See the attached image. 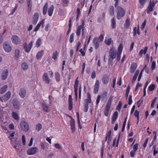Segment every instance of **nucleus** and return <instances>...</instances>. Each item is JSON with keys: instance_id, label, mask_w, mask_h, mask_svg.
<instances>
[{"instance_id": "obj_1", "label": "nucleus", "mask_w": 158, "mask_h": 158, "mask_svg": "<svg viewBox=\"0 0 158 158\" xmlns=\"http://www.w3.org/2000/svg\"><path fill=\"white\" fill-rule=\"evenodd\" d=\"M116 12V18L118 19H120L121 18L124 16L125 14V10L120 6L117 7Z\"/></svg>"}, {"instance_id": "obj_2", "label": "nucleus", "mask_w": 158, "mask_h": 158, "mask_svg": "<svg viewBox=\"0 0 158 158\" xmlns=\"http://www.w3.org/2000/svg\"><path fill=\"white\" fill-rule=\"evenodd\" d=\"M113 99V96H111L110 97L108 102L106 106V109L104 111V115L106 116H108Z\"/></svg>"}, {"instance_id": "obj_3", "label": "nucleus", "mask_w": 158, "mask_h": 158, "mask_svg": "<svg viewBox=\"0 0 158 158\" xmlns=\"http://www.w3.org/2000/svg\"><path fill=\"white\" fill-rule=\"evenodd\" d=\"M20 127L21 129L25 132H27L29 130V126L28 124L25 121L21 122Z\"/></svg>"}, {"instance_id": "obj_4", "label": "nucleus", "mask_w": 158, "mask_h": 158, "mask_svg": "<svg viewBox=\"0 0 158 158\" xmlns=\"http://www.w3.org/2000/svg\"><path fill=\"white\" fill-rule=\"evenodd\" d=\"M116 51L113 49H111L110 51L109 56V60L111 61L113 59L116 58Z\"/></svg>"}, {"instance_id": "obj_5", "label": "nucleus", "mask_w": 158, "mask_h": 158, "mask_svg": "<svg viewBox=\"0 0 158 158\" xmlns=\"http://www.w3.org/2000/svg\"><path fill=\"white\" fill-rule=\"evenodd\" d=\"M155 6L154 1L153 0L152 1L150 0V4L148 6L147 9V12L148 14H149L152 11L153 7Z\"/></svg>"}, {"instance_id": "obj_6", "label": "nucleus", "mask_w": 158, "mask_h": 158, "mask_svg": "<svg viewBox=\"0 0 158 158\" xmlns=\"http://www.w3.org/2000/svg\"><path fill=\"white\" fill-rule=\"evenodd\" d=\"M3 47L4 50L7 52H10L12 50L11 46L9 45V43L7 42L4 43Z\"/></svg>"}, {"instance_id": "obj_7", "label": "nucleus", "mask_w": 158, "mask_h": 158, "mask_svg": "<svg viewBox=\"0 0 158 158\" xmlns=\"http://www.w3.org/2000/svg\"><path fill=\"white\" fill-rule=\"evenodd\" d=\"M19 95L21 98H24L27 95V91L25 89L22 88L19 90Z\"/></svg>"}, {"instance_id": "obj_8", "label": "nucleus", "mask_w": 158, "mask_h": 158, "mask_svg": "<svg viewBox=\"0 0 158 158\" xmlns=\"http://www.w3.org/2000/svg\"><path fill=\"white\" fill-rule=\"evenodd\" d=\"M37 150L38 148L36 147L31 148L27 151V154L29 155H34L37 152Z\"/></svg>"}, {"instance_id": "obj_9", "label": "nucleus", "mask_w": 158, "mask_h": 158, "mask_svg": "<svg viewBox=\"0 0 158 158\" xmlns=\"http://www.w3.org/2000/svg\"><path fill=\"white\" fill-rule=\"evenodd\" d=\"M12 42L15 44H18L20 43L21 41L19 37L17 35H13L11 38Z\"/></svg>"}, {"instance_id": "obj_10", "label": "nucleus", "mask_w": 158, "mask_h": 158, "mask_svg": "<svg viewBox=\"0 0 158 158\" xmlns=\"http://www.w3.org/2000/svg\"><path fill=\"white\" fill-rule=\"evenodd\" d=\"M78 77L76 80H75V84L74 85V92L75 93V97H76V100L77 99V91H78V83H79V81L78 80Z\"/></svg>"}, {"instance_id": "obj_11", "label": "nucleus", "mask_w": 158, "mask_h": 158, "mask_svg": "<svg viewBox=\"0 0 158 158\" xmlns=\"http://www.w3.org/2000/svg\"><path fill=\"white\" fill-rule=\"evenodd\" d=\"M33 43V41H31L29 43L28 45H27V44L26 43L24 44V48L26 52H30L32 48Z\"/></svg>"}, {"instance_id": "obj_12", "label": "nucleus", "mask_w": 158, "mask_h": 158, "mask_svg": "<svg viewBox=\"0 0 158 158\" xmlns=\"http://www.w3.org/2000/svg\"><path fill=\"white\" fill-rule=\"evenodd\" d=\"M43 81L47 84H49L50 82V80L47 73H45L43 75Z\"/></svg>"}, {"instance_id": "obj_13", "label": "nucleus", "mask_w": 158, "mask_h": 158, "mask_svg": "<svg viewBox=\"0 0 158 158\" xmlns=\"http://www.w3.org/2000/svg\"><path fill=\"white\" fill-rule=\"evenodd\" d=\"M12 103L15 108L16 109L19 108L20 104L17 99H13L12 101Z\"/></svg>"}, {"instance_id": "obj_14", "label": "nucleus", "mask_w": 158, "mask_h": 158, "mask_svg": "<svg viewBox=\"0 0 158 158\" xmlns=\"http://www.w3.org/2000/svg\"><path fill=\"white\" fill-rule=\"evenodd\" d=\"M102 81L104 84H107L109 81V77L108 75L107 74L104 75L102 77Z\"/></svg>"}, {"instance_id": "obj_15", "label": "nucleus", "mask_w": 158, "mask_h": 158, "mask_svg": "<svg viewBox=\"0 0 158 158\" xmlns=\"http://www.w3.org/2000/svg\"><path fill=\"white\" fill-rule=\"evenodd\" d=\"M99 85V81L98 80L96 81L95 84L94 86V92L95 94L98 93V88Z\"/></svg>"}, {"instance_id": "obj_16", "label": "nucleus", "mask_w": 158, "mask_h": 158, "mask_svg": "<svg viewBox=\"0 0 158 158\" xmlns=\"http://www.w3.org/2000/svg\"><path fill=\"white\" fill-rule=\"evenodd\" d=\"M69 109L71 110L73 109V99L71 95H69Z\"/></svg>"}, {"instance_id": "obj_17", "label": "nucleus", "mask_w": 158, "mask_h": 158, "mask_svg": "<svg viewBox=\"0 0 158 158\" xmlns=\"http://www.w3.org/2000/svg\"><path fill=\"white\" fill-rule=\"evenodd\" d=\"M39 18V14L37 13H35L33 18L32 23L33 24L35 25L37 23Z\"/></svg>"}, {"instance_id": "obj_18", "label": "nucleus", "mask_w": 158, "mask_h": 158, "mask_svg": "<svg viewBox=\"0 0 158 158\" xmlns=\"http://www.w3.org/2000/svg\"><path fill=\"white\" fill-rule=\"evenodd\" d=\"M93 43L95 46V48H98L99 46V41L98 40V38H95L93 40Z\"/></svg>"}, {"instance_id": "obj_19", "label": "nucleus", "mask_w": 158, "mask_h": 158, "mask_svg": "<svg viewBox=\"0 0 158 158\" xmlns=\"http://www.w3.org/2000/svg\"><path fill=\"white\" fill-rule=\"evenodd\" d=\"M8 75V70L7 69L4 70L3 72L2 76V78L3 80H5L7 77Z\"/></svg>"}, {"instance_id": "obj_20", "label": "nucleus", "mask_w": 158, "mask_h": 158, "mask_svg": "<svg viewBox=\"0 0 158 158\" xmlns=\"http://www.w3.org/2000/svg\"><path fill=\"white\" fill-rule=\"evenodd\" d=\"M137 64L136 63H133L131 65L130 69L131 72L133 73L137 68Z\"/></svg>"}, {"instance_id": "obj_21", "label": "nucleus", "mask_w": 158, "mask_h": 158, "mask_svg": "<svg viewBox=\"0 0 158 158\" xmlns=\"http://www.w3.org/2000/svg\"><path fill=\"white\" fill-rule=\"evenodd\" d=\"M85 105H89V103H90L91 102V97L90 94L89 93H87V98L85 100Z\"/></svg>"}, {"instance_id": "obj_22", "label": "nucleus", "mask_w": 158, "mask_h": 158, "mask_svg": "<svg viewBox=\"0 0 158 158\" xmlns=\"http://www.w3.org/2000/svg\"><path fill=\"white\" fill-rule=\"evenodd\" d=\"M11 97V93L10 91L7 92L3 96V100L4 101H7Z\"/></svg>"}, {"instance_id": "obj_23", "label": "nucleus", "mask_w": 158, "mask_h": 158, "mask_svg": "<svg viewBox=\"0 0 158 158\" xmlns=\"http://www.w3.org/2000/svg\"><path fill=\"white\" fill-rule=\"evenodd\" d=\"M118 116V112L117 111H115L114 113L112 116V123L113 124L116 121Z\"/></svg>"}, {"instance_id": "obj_24", "label": "nucleus", "mask_w": 158, "mask_h": 158, "mask_svg": "<svg viewBox=\"0 0 158 158\" xmlns=\"http://www.w3.org/2000/svg\"><path fill=\"white\" fill-rule=\"evenodd\" d=\"M44 20L43 19L42 20V21L40 23L37 24V25L36 26V27H35V29L34 30V31H36L38 30L40 27L41 25H42V26L43 27V25H44Z\"/></svg>"}, {"instance_id": "obj_25", "label": "nucleus", "mask_w": 158, "mask_h": 158, "mask_svg": "<svg viewBox=\"0 0 158 158\" xmlns=\"http://www.w3.org/2000/svg\"><path fill=\"white\" fill-rule=\"evenodd\" d=\"M54 6L53 5H52L48 8V15L49 16H51L52 15L54 10Z\"/></svg>"}, {"instance_id": "obj_26", "label": "nucleus", "mask_w": 158, "mask_h": 158, "mask_svg": "<svg viewBox=\"0 0 158 158\" xmlns=\"http://www.w3.org/2000/svg\"><path fill=\"white\" fill-rule=\"evenodd\" d=\"M148 48L147 47H145L143 49H141L139 53V55L140 56H142L143 54H145L148 50Z\"/></svg>"}, {"instance_id": "obj_27", "label": "nucleus", "mask_w": 158, "mask_h": 158, "mask_svg": "<svg viewBox=\"0 0 158 158\" xmlns=\"http://www.w3.org/2000/svg\"><path fill=\"white\" fill-rule=\"evenodd\" d=\"M109 12L111 15L113 16L114 15V9L113 6H111L109 7Z\"/></svg>"}, {"instance_id": "obj_28", "label": "nucleus", "mask_w": 158, "mask_h": 158, "mask_svg": "<svg viewBox=\"0 0 158 158\" xmlns=\"http://www.w3.org/2000/svg\"><path fill=\"white\" fill-rule=\"evenodd\" d=\"M83 26V24L81 25L78 27L77 30L76 34L77 36H79L81 34V30Z\"/></svg>"}, {"instance_id": "obj_29", "label": "nucleus", "mask_w": 158, "mask_h": 158, "mask_svg": "<svg viewBox=\"0 0 158 158\" xmlns=\"http://www.w3.org/2000/svg\"><path fill=\"white\" fill-rule=\"evenodd\" d=\"M8 86L5 85L1 89H0V94H3L7 90Z\"/></svg>"}, {"instance_id": "obj_30", "label": "nucleus", "mask_w": 158, "mask_h": 158, "mask_svg": "<svg viewBox=\"0 0 158 158\" xmlns=\"http://www.w3.org/2000/svg\"><path fill=\"white\" fill-rule=\"evenodd\" d=\"M48 3L46 2L44 5L43 8V14L44 15H45L46 14L48 8Z\"/></svg>"}, {"instance_id": "obj_31", "label": "nucleus", "mask_w": 158, "mask_h": 158, "mask_svg": "<svg viewBox=\"0 0 158 158\" xmlns=\"http://www.w3.org/2000/svg\"><path fill=\"white\" fill-rule=\"evenodd\" d=\"M111 26L112 28L114 29L116 27V21L115 19L114 18L111 20Z\"/></svg>"}, {"instance_id": "obj_32", "label": "nucleus", "mask_w": 158, "mask_h": 158, "mask_svg": "<svg viewBox=\"0 0 158 158\" xmlns=\"http://www.w3.org/2000/svg\"><path fill=\"white\" fill-rule=\"evenodd\" d=\"M20 55V51L18 49H16L15 50V57L16 59H17L19 56Z\"/></svg>"}, {"instance_id": "obj_33", "label": "nucleus", "mask_w": 158, "mask_h": 158, "mask_svg": "<svg viewBox=\"0 0 158 158\" xmlns=\"http://www.w3.org/2000/svg\"><path fill=\"white\" fill-rule=\"evenodd\" d=\"M55 77L56 81L57 82H59L60 81V76L59 73L58 72L55 73Z\"/></svg>"}, {"instance_id": "obj_34", "label": "nucleus", "mask_w": 158, "mask_h": 158, "mask_svg": "<svg viewBox=\"0 0 158 158\" xmlns=\"http://www.w3.org/2000/svg\"><path fill=\"white\" fill-rule=\"evenodd\" d=\"M27 2L28 4V9L30 12L32 7L31 0H27Z\"/></svg>"}, {"instance_id": "obj_35", "label": "nucleus", "mask_w": 158, "mask_h": 158, "mask_svg": "<svg viewBox=\"0 0 158 158\" xmlns=\"http://www.w3.org/2000/svg\"><path fill=\"white\" fill-rule=\"evenodd\" d=\"M44 51L43 50H42L41 51L39 52L36 55V58L37 59H39L42 56H43V54L44 53Z\"/></svg>"}, {"instance_id": "obj_36", "label": "nucleus", "mask_w": 158, "mask_h": 158, "mask_svg": "<svg viewBox=\"0 0 158 158\" xmlns=\"http://www.w3.org/2000/svg\"><path fill=\"white\" fill-rule=\"evenodd\" d=\"M22 67L24 70H27L28 69V64L26 62H24L22 64Z\"/></svg>"}, {"instance_id": "obj_37", "label": "nucleus", "mask_w": 158, "mask_h": 158, "mask_svg": "<svg viewBox=\"0 0 158 158\" xmlns=\"http://www.w3.org/2000/svg\"><path fill=\"white\" fill-rule=\"evenodd\" d=\"M12 116L15 120H18L19 119L18 115L16 112H13L12 113Z\"/></svg>"}, {"instance_id": "obj_38", "label": "nucleus", "mask_w": 158, "mask_h": 158, "mask_svg": "<svg viewBox=\"0 0 158 158\" xmlns=\"http://www.w3.org/2000/svg\"><path fill=\"white\" fill-rule=\"evenodd\" d=\"M42 107L44 111L48 112L49 111V107L44 103H42Z\"/></svg>"}, {"instance_id": "obj_39", "label": "nucleus", "mask_w": 158, "mask_h": 158, "mask_svg": "<svg viewBox=\"0 0 158 158\" xmlns=\"http://www.w3.org/2000/svg\"><path fill=\"white\" fill-rule=\"evenodd\" d=\"M4 112L2 108L0 109V119L1 120L3 121V115L4 114Z\"/></svg>"}, {"instance_id": "obj_40", "label": "nucleus", "mask_w": 158, "mask_h": 158, "mask_svg": "<svg viewBox=\"0 0 158 158\" xmlns=\"http://www.w3.org/2000/svg\"><path fill=\"white\" fill-rule=\"evenodd\" d=\"M58 55L57 51H56L55 52H54L53 53L52 56V58L54 60H56L57 59V56Z\"/></svg>"}, {"instance_id": "obj_41", "label": "nucleus", "mask_w": 158, "mask_h": 158, "mask_svg": "<svg viewBox=\"0 0 158 158\" xmlns=\"http://www.w3.org/2000/svg\"><path fill=\"white\" fill-rule=\"evenodd\" d=\"M42 126L39 123L36 125L35 129L36 130L39 131L42 129Z\"/></svg>"}, {"instance_id": "obj_42", "label": "nucleus", "mask_w": 158, "mask_h": 158, "mask_svg": "<svg viewBox=\"0 0 158 158\" xmlns=\"http://www.w3.org/2000/svg\"><path fill=\"white\" fill-rule=\"evenodd\" d=\"M111 38H108L107 39H106L105 43L107 45H110L111 44Z\"/></svg>"}, {"instance_id": "obj_43", "label": "nucleus", "mask_w": 158, "mask_h": 158, "mask_svg": "<svg viewBox=\"0 0 158 158\" xmlns=\"http://www.w3.org/2000/svg\"><path fill=\"white\" fill-rule=\"evenodd\" d=\"M74 33H73L70 36L69 38V42L71 43H72L74 40Z\"/></svg>"}, {"instance_id": "obj_44", "label": "nucleus", "mask_w": 158, "mask_h": 158, "mask_svg": "<svg viewBox=\"0 0 158 158\" xmlns=\"http://www.w3.org/2000/svg\"><path fill=\"white\" fill-rule=\"evenodd\" d=\"M41 44V40L40 38H39L36 42V45L37 47H39Z\"/></svg>"}, {"instance_id": "obj_45", "label": "nucleus", "mask_w": 158, "mask_h": 158, "mask_svg": "<svg viewBox=\"0 0 158 158\" xmlns=\"http://www.w3.org/2000/svg\"><path fill=\"white\" fill-rule=\"evenodd\" d=\"M123 48V46L122 44H120L118 48V52L119 54H121Z\"/></svg>"}, {"instance_id": "obj_46", "label": "nucleus", "mask_w": 158, "mask_h": 158, "mask_svg": "<svg viewBox=\"0 0 158 158\" xmlns=\"http://www.w3.org/2000/svg\"><path fill=\"white\" fill-rule=\"evenodd\" d=\"M130 24V21L128 19H127L125 22V26L127 28L128 27Z\"/></svg>"}, {"instance_id": "obj_47", "label": "nucleus", "mask_w": 158, "mask_h": 158, "mask_svg": "<svg viewBox=\"0 0 158 158\" xmlns=\"http://www.w3.org/2000/svg\"><path fill=\"white\" fill-rule=\"evenodd\" d=\"M111 131H110L108 133L107 135V137H108V143L111 140Z\"/></svg>"}, {"instance_id": "obj_48", "label": "nucleus", "mask_w": 158, "mask_h": 158, "mask_svg": "<svg viewBox=\"0 0 158 158\" xmlns=\"http://www.w3.org/2000/svg\"><path fill=\"white\" fill-rule=\"evenodd\" d=\"M17 152L18 153H20L22 152V149L21 148V146L20 144L18 145L17 148L16 149Z\"/></svg>"}, {"instance_id": "obj_49", "label": "nucleus", "mask_w": 158, "mask_h": 158, "mask_svg": "<svg viewBox=\"0 0 158 158\" xmlns=\"http://www.w3.org/2000/svg\"><path fill=\"white\" fill-rule=\"evenodd\" d=\"M156 100L157 98L156 97L152 102L151 105V108H153L154 107V104L156 102Z\"/></svg>"}, {"instance_id": "obj_50", "label": "nucleus", "mask_w": 158, "mask_h": 158, "mask_svg": "<svg viewBox=\"0 0 158 158\" xmlns=\"http://www.w3.org/2000/svg\"><path fill=\"white\" fill-rule=\"evenodd\" d=\"M138 144H135L133 147V151L136 152L138 149Z\"/></svg>"}, {"instance_id": "obj_51", "label": "nucleus", "mask_w": 158, "mask_h": 158, "mask_svg": "<svg viewBox=\"0 0 158 158\" xmlns=\"http://www.w3.org/2000/svg\"><path fill=\"white\" fill-rule=\"evenodd\" d=\"M155 88V85L154 84H152L149 86V89L150 91H152Z\"/></svg>"}, {"instance_id": "obj_52", "label": "nucleus", "mask_w": 158, "mask_h": 158, "mask_svg": "<svg viewBox=\"0 0 158 158\" xmlns=\"http://www.w3.org/2000/svg\"><path fill=\"white\" fill-rule=\"evenodd\" d=\"M96 76V74L95 72V71H93L91 75V78L92 79H94L95 78Z\"/></svg>"}, {"instance_id": "obj_53", "label": "nucleus", "mask_w": 158, "mask_h": 158, "mask_svg": "<svg viewBox=\"0 0 158 158\" xmlns=\"http://www.w3.org/2000/svg\"><path fill=\"white\" fill-rule=\"evenodd\" d=\"M55 148L57 149H61L62 148V147L60 146L59 144L56 143L54 145Z\"/></svg>"}, {"instance_id": "obj_54", "label": "nucleus", "mask_w": 158, "mask_h": 158, "mask_svg": "<svg viewBox=\"0 0 158 158\" xmlns=\"http://www.w3.org/2000/svg\"><path fill=\"white\" fill-rule=\"evenodd\" d=\"M156 67V62L153 61L152 62L151 65V68L152 70H154Z\"/></svg>"}, {"instance_id": "obj_55", "label": "nucleus", "mask_w": 158, "mask_h": 158, "mask_svg": "<svg viewBox=\"0 0 158 158\" xmlns=\"http://www.w3.org/2000/svg\"><path fill=\"white\" fill-rule=\"evenodd\" d=\"M143 70L144 69H145V72L147 73H149V69L147 67L146 65H145V66H144V68H143Z\"/></svg>"}, {"instance_id": "obj_56", "label": "nucleus", "mask_w": 158, "mask_h": 158, "mask_svg": "<svg viewBox=\"0 0 158 158\" xmlns=\"http://www.w3.org/2000/svg\"><path fill=\"white\" fill-rule=\"evenodd\" d=\"M100 98H101L100 95H98V96L96 100V105L97 106H98V104L100 102Z\"/></svg>"}, {"instance_id": "obj_57", "label": "nucleus", "mask_w": 158, "mask_h": 158, "mask_svg": "<svg viewBox=\"0 0 158 158\" xmlns=\"http://www.w3.org/2000/svg\"><path fill=\"white\" fill-rule=\"evenodd\" d=\"M143 69H142V70L141 71L139 75V77H138V80L139 81H140V80L141 79V78L142 77V73H143Z\"/></svg>"}, {"instance_id": "obj_58", "label": "nucleus", "mask_w": 158, "mask_h": 158, "mask_svg": "<svg viewBox=\"0 0 158 158\" xmlns=\"http://www.w3.org/2000/svg\"><path fill=\"white\" fill-rule=\"evenodd\" d=\"M22 141L24 145H25L26 144L25 141V136L24 135H23L22 137Z\"/></svg>"}, {"instance_id": "obj_59", "label": "nucleus", "mask_w": 158, "mask_h": 158, "mask_svg": "<svg viewBox=\"0 0 158 158\" xmlns=\"http://www.w3.org/2000/svg\"><path fill=\"white\" fill-rule=\"evenodd\" d=\"M89 108V105H85V107H84V111L85 112H87Z\"/></svg>"}, {"instance_id": "obj_60", "label": "nucleus", "mask_w": 158, "mask_h": 158, "mask_svg": "<svg viewBox=\"0 0 158 158\" xmlns=\"http://www.w3.org/2000/svg\"><path fill=\"white\" fill-rule=\"evenodd\" d=\"M132 102V96L131 95H130L129 98V101L128 102V104L129 105H130L131 104Z\"/></svg>"}, {"instance_id": "obj_61", "label": "nucleus", "mask_w": 158, "mask_h": 158, "mask_svg": "<svg viewBox=\"0 0 158 158\" xmlns=\"http://www.w3.org/2000/svg\"><path fill=\"white\" fill-rule=\"evenodd\" d=\"M71 126L75 125V122L74 119L72 118L70 121Z\"/></svg>"}, {"instance_id": "obj_62", "label": "nucleus", "mask_w": 158, "mask_h": 158, "mask_svg": "<svg viewBox=\"0 0 158 158\" xmlns=\"http://www.w3.org/2000/svg\"><path fill=\"white\" fill-rule=\"evenodd\" d=\"M135 151L133 150L131 152L130 154L131 157H133L134 156L135 154Z\"/></svg>"}, {"instance_id": "obj_63", "label": "nucleus", "mask_w": 158, "mask_h": 158, "mask_svg": "<svg viewBox=\"0 0 158 158\" xmlns=\"http://www.w3.org/2000/svg\"><path fill=\"white\" fill-rule=\"evenodd\" d=\"M104 36L102 35H100L98 39V40L99 41L101 42L102 41L103 39Z\"/></svg>"}, {"instance_id": "obj_64", "label": "nucleus", "mask_w": 158, "mask_h": 158, "mask_svg": "<svg viewBox=\"0 0 158 158\" xmlns=\"http://www.w3.org/2000/svg\"><path fill=\"white\" fill-rule=\"evenodd\" d=\"M139 111H138L137 110H136L135 111L134 113V115L136 117L138 116H139Z\"/></svg>"}]
</instances>
